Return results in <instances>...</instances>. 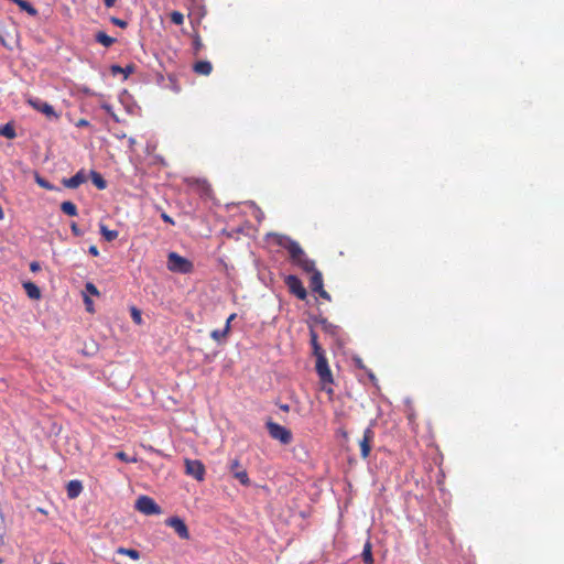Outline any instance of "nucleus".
<instances>
[{
    "label": "nucleus",
    "mask_w": 564,
    "mask_h": 564,
    "mask_svg": "<svg viewBox=\"0 0 564 564\" xmlns=\"http://www.w3.org/2000/svg\"><path fill=\"white\" fill-rule=\"evenodd\" d=\"M315 369L319 377L322 389L326 391V393L332 395L334 393V390L330 386L334 383V378L328 366L326 356H318V359H316Z\"/></svg>",
    "instance_id": "f257e3e1"
},
{
    "label": "nucleus",
    "mask_w": 564,
    "mask_h": 564,
    "mask_svg": "<svg viewBox=\"0 0 564 564\" xmlns=\"http://www.w3.org/2000/svg\"><path fill=\"white\" fill-rule=\"evenodd\" d=\"M193 263L188 259L180 256L178 253L170 252L167 254V269L170 271L186 274L191 273L193 271Z\"/></svg>",
    "instance_id": "f03ea898"
},
{
    "label": "nucleus",
    "mask_w": 564,
    "mask_h": 564,
    "mask_svg": "<svg viewBox=\"0 0 564 564\" xmlns=\"http://www.w3.org/2000/svg\"><path fill=\"white\" fill-rule=\"evenodd\" d=\"M227 469L232 475V477L237 479L242 486L249 487L251 485V480L248 476L247 469L241 465V462L238 457L230 458L228 460Z\"/></svg>",
    "instance_id": "7ed1b4c3"
},
{
    "label": "nucleus",
    "mask_w": 564,
    "mask_h": 564,
    "mask_svg": "<svg viewBox=\"0 0 564 564\" xmlns=\"http://www.w3.org/2000/svg\"><path fill=\"white\" fill-rule=\"evenodd\" d=\"M276 243L288 250L291 262L304 256V250L300 243L288 236L276 235Z\"/></svg>",
    "instance_id": "20e7f679"
},
{
    "label": "nucleus",
    "mask_w": 564,
    "mask_h": 564,
    "mask_svg": "<svg viewBox=\"0 0 564 564\" xmlns=\"http://www.w3.org/2000/svg\"><path fill=\"white\" fill-rule=\"evenodd\" d=\"M267 430L269 432V435L273 438L279 441L283 445H288L292 442V433L286 427L269 420L265 423Z\"/></svg>",
    "instance_id": "39448f33"
},
{
    "label": "nucleus",
    "mask_w": 564,
    "mask_h": 564,
    "mask_svg": "<svg viewBox=\"0 0 564 564\" xmlns=\"http://www.w3.org/2000/svg\"><path fill=\"white\" fill-rule=\"evenodd\" d=\"M135 509L145 516L162 513L161 507L154 501V499L148 496H140L137 499Z\"/></svg>",
    "instance_id": "423d86ee"
},
{
    "label": "nucleus",
    "mask_w": 564,
    "mask_h": 564,
    "mask_svg": "<svg viewBox=\"0 0 564 564\" xmlns=\"http://www.w3.org/2000/svg\"><path fill=\"white\" fill-rule=\"evenodd\" d=\"M284 283L289 289V292L300 300H305L307 296L306 289L302 281L294 274H289L284 278Z\"/></svg>",
    "instance_id": "0eeeda50"
},
{
    "label": "nucleus",
    "mask_w": 564,
    "mask_h": 564,
    "mask_svg": "<svg viewBox=\"0 0 564 564\" xmlns=\"http://www.w3.org/2000/svg\"><path fill=\"white\" fill-rule=\"evenodd\" d=\"M28 104L35 110L45 115V117L50 120H57L59 118L58 113L55 111L52 105L40 98H30Z\"/></svg>",
    "instance_id": "6e6552de"
},
{
    "label": "nucleus",
    "mask_w": 564,
    "mask_h": 564,
    "mask_svg": "<svg viewBox=\"0 0 564 564\" xmlns=\"http://www.w3.org/2000/svg\"><path fill=\"white\" fill-rule=\"evenodd\" d=\"M185 473L188 476H192L198 481H202L205 477V466L204 464L198 459H189L186 458L185 462Z\"/></svg>",
    "instance_id": "1a4fd4ad"
},
{
    "label": "nucleus",
    "mask_w": 564,
    "mask_h": 564,
    "mask_svg": "<svg viewBox=\"0 0 564 564\" xmlns=\"http://www.w3.org/2000/svg\"><path fill=\"white\" fill-rule=\"evenodd\" d=\"M165 524L172 529H174V531L177 533V535L183 539V540H188L189 539V531H188V528L186 525V523L184 522L183 519H181L180 517H171V518H167L165 520Z\"/></svg>",
    "instance_id": "9d476101"
},
{
    "label": "nucleus",
    "mask_w": 564,
    "mask_h": 564,
    "mask_svg": "<svg viewBox=\"0 0 564 564\" xmlns=\"http://www.w3.org/2000/svg\"><path fill=\"white\" fill-rule=\"evenodd\" d=\"M375 437L373 430L369 426L364 431L362 438L359 442L360 445V455L362 458H367L371 451V443Z\"/></svg>",
    "instance_id": "9b49d317"
},
{
    "label": "nucleus",
    "mask_w": 564,
    "mask_h": 564,
    "mask_svg": "<svg viewBox=\"0 0 564 564\" xmlns=\"http://www.w3.org/2000/svg\"><path fill=\"white\" fill-rule=\"evenodd\" d=\"M85 182H86V175L83 170L78 171L72 177L63 180V184L67 188H77Z\"/></svg>",
    "instance_id": "f8f14e48"
},
{
    "label": "nucleus",
    "mask_w": 564,
    "mask_h": 564,
    "mask_svg": "<svg viewBox=\"0 0 564 564\" xmlns=\"http://www.w3.org/2000/svg\"><path fill=\"white\" fill-rule=\"evenodd\" d=\"M67 497L69 499L77 498L83 491V484L80 480H70L66 486Z\"/></svg>",
    "instance_id": "ddd939ff"
},
{
    "label": "nucleus",
    "mask_w": 564,
    "mask_h": 564,
    "mask_svg": "<svg viewBox=\"0 0 564 564\" xmlns=\"http://www.w3.org/2000/svg\"><path fill=\"white\" fill-rule=\"evenodd\" d=\"M135 70V65L134 64H128L127 66L122 67L120 65H111L110 66V72L112 75H118V74H122L123 75V79H127L129 75L133 74Z\"/></svg>",
    "instance_id": "4468645a"
},
{
    "label": "nucleus",
    "mask_w": 564,
    "mask_h": 564,
    "mask_svg": "<svg viewBox=\"0 0 564 564\" xmlns=\"http://www.w3.org/2000/svg\"><path fill=\"white\" fill-rule=\"evenodd\" d=\"M311 273L312 275L310 279V288L312 289L313 292L322 290V288H324L322 272L319 270H314Z\"/></svg>",
    "instance_id": "2eb2a0df"
},
{
    "label": "nucleus",
    "mask_w": 564,
    "mask_h": 564,
    "mask_svg": "<svg viewBox=\"0 0 564 564\" xmlns=\"http://www.w3.org/2000/svg\"><path fill=\"white\" fill-rule=\"evenodd\" d=\"M193 69L198 75L208 76L213 70V65L208 61H198L194 64Z\"/></svg>",
    "instance_id": "dca6fc26"
},
{
    "label": "nucleus",
    "mask_w": 564,
    "mask_h": 564,
    "mask_svg": "<svg viewBox=\"0 0 564 564\" xmlns=\"http://www.w3.org/2000/svg\"><path fill=\"white\" fill-rule=\"evenodd\" d=\"M23 289L25 290V293L30 299L39 300L41 297L40 288L35 283L31 281L24 282Z\"/></svg>",
    "instance_id": "f3484780"
},
{
    "label": "nucleus",
    "mask_w": 564,
    "mask_h": 564,
    "mask_svg": "<svg viewBox=\"0 0 564 564\" xmlns=\"http://www.w3.org/2000/svg\"><path fill=\"white\" fill-rule=\"evenodd\" d=\"M95 40H96V42L104 45L105 47H109L116 42L115 37L107 35L102 31H99L95 34Z\"/></svg>",
    "instance_id": "a211bd4d"
},
{
    "label": "nucleus",
    "mask_w": 564,
    "mask_h": 564,
    "mask_svg": "<svg viewBox=\"0 0 564 564\" xmlns=\"http://www.w3.org/2000/svg\"><path fill=\"white\" fill-rule=\"evenodd\" d=\"M99 227H100V234L105 238L106 241L111 242L118 238L119 232L117 230H110L104 224H100Z\"/></svg>",
    "instance_id": "6ab92c4d"
},
{
    "label": "nucleus",
    "mask_w": 564,
    "mask_h": 564,
    "mask_svg": "<svg viewBox=\"0 0 564 564\" xmlns=\"http://www.w3.org/2000/svg\"><path fill=\"white\" fill-rule=\"evenodd\" d=\"M90 178H91V182L94 183V185L98 188V189H105L107 187V182L106 180L101 176L100 173L96 172V171H91L90 172Z\"/></svg>",
    "instance_id": "aec40b11"
},
{
    "label": "nucleus",
    "mask_w": 564,
    "mask_h": 564,
    "mask_svg": "<svg viewBox=\"0 0 564 564\" xmlns=\"http://www.w3.org/2000/svg\"><path fill=\"white\" fill-rule=\"evenodd\" d=\"M61 210L68 216H77V207L73 202L66 200L61 204Z\"/></svg>",
    "instance_id": "412c9836"
},
{
    "label": "nucleus",
    "mask_w": 564,
    "mask_h": 564,
    "mask_svg": "<svg viewBox=\"0 0 564 564\" xmlns=\"http://www.w3.org/2000/svg\"><path fill=\"white\" fill-rule=\"evenodd\" d=\"M0 135L8 139H14L17 137L15 129L12 123H6L0 126Z\"/></svg>",
    "instance_id": "4be33fe9"
},
{
    "label": "nucleus",
    "mask_w": 564,
    "mask_h": 564,
    "mask_svg": "<svg viewBox=\"0 0 564 564\" xmlns=\"http://www.w3.org/2000/svg\"><path fill=\"white\" fill-rule=\"evenodd\" d=\"M17 4L21 10L25 11L32 17H35L37 14V10L34 8V6L26 0H19Z\"/></svg>",
    "instance_id": "5701e85b"
},
{
    "label": "nucleus",
    "mask_w": 564,
    "mask_h": 564,
    "mask_svg": "<svg viewBox=\"0 0 564 564\" xmlns=\"http://www.w3.org/2000/svg\"><path fill=\"white\" fill-rule=\"evenodd\" d=\"M117 553L118 554H122V555H127L129 556L130 558L132 560H139L141 554L138 550H134V549H127V547H123V546H120L117 549Z\"/></svg>",
    "instance_id": "b1692460"
},
{
    "label": "nucleus",
    "mask_w": 564,
    "mask_h": 564,
    "mask_svg": "<svg viewBox=\"0 0 564 564\" xmlns=\"http://www.w3.org/2000/svg\"><path fill=\"white\" fill-rule=\"evenodd\" d=\"M361 556L365 564H373L371 543L369 541L365 544Z\"/></svg>",
    "instance_id": "393cba45"
},
{
    "label": "nucleus",
    "mask_w": 564,
    "mask_h": 564,
    "mask_svg": "<svg viewBox=\"0 0 564 564\" xmlns=\"http://www.w3.org/2000/svg\"><path fill=\"white\" fill-rule=\"evenodd\" d=\"M229 334V327L228 325H225L224 329H214L210 333V337L215 339L216 341H220L227 337Z\"/></svg>",
    "instance_id": "a878e982"
},
{
    "label": "nucleus",
    "mask_w": 564,
    "mask_h": 564,
    "mask_svg": "<svg viewBox=\"0 0 564 564\" xmlns=\"http://www.w3.org/2000/svg\"><path fill=\"white\" fill-rule=\"evenodd\" d=\"M301 268L304 272H307V273H311L313 272L314 270H317L315 268V262L314 260L310 259V258H306L302 263L301 265L299 267Z\"/></svg>",
    "instance_id": "bb28decb"
},
{
    "label": "nucleus",
    "mask_w": 564,
    "mask_h": 564,
    "mask_svg": "<svg viewBox=\"0 0 564 564\" xmlns=\"http://www.w3.org/2000/svg\"><path fill=\"white\" fill-rule=\"evenodd\" d=\"M35 182L37 183L39 186H41L42 188H45L47 191L55 189V186L53 184H51L47 180L41 177L40 175L35 176Z\"/></svg>",
    "instance_id": "cd10ccee"
},
{
    "label": "nucleus",
    "mask_w": 564,
    "mask_h": 564,
    "mask_svg": "<svg viewBox=\"0 0 564 564\" xmlns=\"http://www.w3.org/2000/svg\"><path fill=\"white\" fill-rule=\"evenodd\" d=\"M204 44L198 34H196L193 39V53L195 56L199 54V51L203 48Z\"/></svg>",
    "instance_id": "c85d7f7f"
},
{
    "label": "nucleus",
    "mask_w": 564,
    "mask_h": 564,
    "mask_svg": "<svg viewBox=\"0 0 564 564\" xmlns=\"http://www.w3.org/2000/svg\"><path fill=\"white\" fill-rule=\"evenodd\" d=\"M170 18H171V22L176 24V25H181L184 22V15H183V13H181L178 11H173L170 14Z\"/></svg>",
    "instance_id": "c756f323"
},
{
    "label": "nucleus",
    "mask_w": 564,
    "mask_h": 564,
    "mask_svg": "<svg viewBox=\"0 0 564 564\" xmlns=\"http://www.w3.org/2000/svg\"><path fill=\"white\" fill-rule=\"evenodd\" d=\"M85 290L90 294V295H95V296H98L99 295V291L97 289V286L91 283V282H87L85 284Z\"/></svg>",
    "instance_id": "7c9ffc66"
},
{
    "label": "nucleus",
    "mask_w": 564,
    "mask_h": 564,
    "mask_svg": "<svg viewBox=\"0 0 564 564\" xmlns=\"http://www.w3.org/2000/svg\"><path fill=\"white\" fill-rule=\"evenodd\" d=\"M110 22L118 26V28H121V29H126L128 26V22L122 20V19H119V18H116V17H112L110 18Z\"/></svg>",
    "instance_id": "2f4dec72"
},
{
    "label": "nucleus",
    "mask_w": 564,
    "mask_h": 564,
    "mask_svg": "<svg viewBox=\"0 0 564 564\" xmlns=\"http://www.w3.org/2000/svg\"><path fill=\"white\" fill-rule=\"evenodd\" d=\"M131 317L134 323L141 324V322H142L141 312L137 307L131 308Z\"/></svg>",
    "instance_id": "473e14b6"
},
{
    "label": "nucleus",
    "mask_w": 564,
    "mask_h": 564,
    "mask_svg": "<svg viewBox=\"0 0 564 564\" xmlns=\"http://www.w3.org/2000/svg\"><path fill=\"white\" fill-rule=\"evenodd\" d=\"M116 457L126 463L135 462V458H129L124 452H118Z\"/></svg>",
    "instance_id": "72a5a7b5"
},
{
    "label": "nucleus",
    "mask_w": 564,
    "mask_h": 564,
    "mask_svg": "<svg viewBox=\"0 0 564 564\" xmlns=\"http://www.w3.org/2000/svg\"><path fill=\"white\" fill-rule=\"evenodd\" d=\"M315 321H316L317 323H319V324L323 326V328H324L325 330H328V329H330V328L333 327V325H332V324H329V323L327 322V319H326V318H324V317L316 318Z\"/></svg>",
    "instance_id": "f704fd0d"
},
{
    "label": "nucleus",
    "mask_w": 564,
    "mask_h": 564,
    "mask_svg": "<svg viewBox=\"0 0 564 564\" xmlns=\"http://www.w3.org/2000/svg\"><path fill=\"white\" fill-rule=\"evenodd\" d=\"M70 230H72L73 235H74V236H76V237H80V236H83V234H84V232L79 229V227L77 226V224H76V223H72V224H70Z\"/></svg>",
    "instance_id": "c9c22d12"
},
{
    "label": "nucleus",
    "mask_w": 564,
    "mask_h": 564,
    "mask_svg": "<svg viewBox=\"0 0 564 564\" xmlns=\"http://www.w3.org/2000/svg\"><path fill=\"white\" fill-rule=\"evenodd\" d=\"M315 293H317L322 299L326 301L332 300L330 294L327 291H325L324 288H322V290L316 291Z\"/></svg>",
    "instance_id": "e433bc0d"
},
{
    "label": "nucleus",
    "mask_w": 564,
    "mask_h": 564,
    "mask_svg": "<svg viewBox=\"0 0 564 564\" xmlns=\"http://www.w3.org/2000/svg\"><path fill=\"white\" fill-rule=\"evenodd\" d=\"M310 336H311V344H312V347L316 346V345H319L318 341H317V334L315 330L311 329L310 332Z\"/></svg>",
    "instance_id": "4c0bfd02"
},
{
    "label": "nucleus",
    "mask_w": 564,
    "mask_h": 564,
    "mask_svg": "<svg viewBox=\"0 0 564 564\" xmlns=\"http://www.w3.org/2000/svg\"><path fill=\"white\" fill-rule=\"evenodd\" d=\"M313 351H314L316 359H318V356H325V352L319 345L314 346Z\"/></svg>",
    "instance_id": "58836bf2"
},
{
    "label": "nucleus",
    "mask_w": 564,
    "mask_h": 564,
    "mask_svg": "<svg viewBox=\"0 0 564 564\" xmlns=\"http://www.w3.org/2000/svg\"><path fill=\"white\" fill-rule=\"evenodd\" d=\"M30 270H31L32 272H37V271H40V270H41V265H40V263H39L37 261H33V262H31V263H30Z\"/></svg>",
    "instance_id": "ea45409f"
},
{
    "label": "nucleus",
    "mask_w": 564,
    "mask_h": 564,
    "mask_svg": "<svg viewBox=\"0 0 564 564\" xmlns=\"http://www.w3.org/2000/svg\"><path fill=\"white\" fill-rule=\"evenodd\" d=\"M307 258L306 253L304 252V256L299 257L295 261L292 262V264L300 267L301 263Z\"/></svg>",
    "instance_id": "a19ab883"
},
{
    "label": "nucleus",
    "mask_w": 564,
    "mask_h": 564,
    "mask_svg": "<svg viewBox=\"0 0 564 564\" xmlns=\"http://www.w3.org/2000/svg\"><path fill=\"white\" fill-rule=\"evenodd\" d=\"M161 218H162L165 223L171 224V225H174V220H173V219H172L167 214L162 213Z\"/></svg>",
    "instance_id": "79ce46f5"
},
{
    "label": "nucleus",
    "mask_w": 564,
    "mask_h": 564,
    "mask_svg": "<svg viewBox=\"0 0 564 564\" xmlns=\"http://www.w3.org/2000/svg\"><path fill=\"white\" fill-rule=\"evenodd\" d=\"M88 252L94 257H97L99 254L98 248L96 246H90Z\"/></svg>",
    "instance_id": "37998d69"
},
{
    "label": "nucleus",
    "mask_w": 564,
    "mask_h": 564,
    "mask_svg": "<svg viewBox=\"0 0 564 564\" xmlns=\"http://www.w3.org/2000/svg\"><path fill=\"white\" fill-rule=\"evenodd\" d=\"M76 126H77V127H87V126H89V122H88V120H86V119H80V120H78V122L76 123Z\"/></svg>",
    "instance_id": "c03bdc74"
},
{
    "label": "nucleus",
    "mask_w": 564,
    "mask_h": 564,
    "mask_svg": "<svg viewBox=\"0 0 564 564\" xmlns=\"http://www.w3.org/2000/svg\"><path fill=\"white\" fill-rule=\"evenodd\" d=\"M116 0H104V3L107 8H112L115 6Z\"/></svg>",
    "instance_id": "a18cd8bd"
},
{
    "label": "nucleus",
    "mask_w": 564,
    "mask_h": 564,
    "mask_svg": "<svg viewBox=\"0 0 564 564\" xmlns=\"http://www.w3.org/2000/svg\"><path fill=\"white\" fill-rule=\"evenodd\" d=\"M236 318V314H231L227 321H226V325H228V327L230 328V324L231 322Z\"/></svg>",
    "instance_id": "49530a36"
},
{
    "label": "nucleus",
    "mask_w": 564,
    "mask_h": 564,
    "mask_svg": "<svg viewBox=\"0 0 564 564\" xmlns=\"http://www.w3.org/2000/svg\"><path fill=\"white\" fill-rule=\"evenodd\" d=\"M85 303H86V305H87V310H88V311H90V306H91V304H93V303H91V301H90V299H89V297H87V296H85Z\"/></svg>",
    "instance_id": "de8ad7c7"
},
{
    "label": "nucleus",
    "mask_w": 564,
    "mask_h": 564,
    "mask_svg": "<svg viewBox=\"0 0 564 564\" xmlns=\"http://www.w3.org/2000/svg\"><path fill=\"white\" fill-rule=\"evenodd\" d=\"M280 409L284 412H288L290 410V406L288 404H281Z\"/></svg>",
    "instance_id": "09e8293b"
},
{
    "label": "nucleus",
    "mask_w": 564,
    "mask_h": 564,
    "mask_svg": "<svg viewBox=\"0 0 564 564\" xmlns=\"http://www.w3.org/2000/svg\"><path fill=\"white\" fill-rule=\"evenodd\" d=\"M3 218H4V213H3L2 207L0 206V220H2Z\"/></svg>",
    "instance_id": "8fccbe9b"
},
{
    "label": "nucleus",
    "mask_w": 564,
    "mask_h": 564,
    "mask_svg": "<svg viewBox=\"0 0 564 564\" xmlns=\"http://www.w3.org/2000/svg\"><path fill=\"white\" fill-rule=\"evenodd\" d=\"M12 2H14L15 4L18 3L19 0H11Z\"/></svg>",
    "instance_id": "3c124183"
}]
</instances>
